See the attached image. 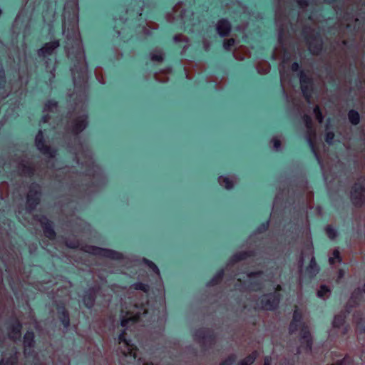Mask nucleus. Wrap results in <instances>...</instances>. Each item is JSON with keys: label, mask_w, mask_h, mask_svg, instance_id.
Segmentation results:
<instances>
[{"label": "nucleus", "mask_w": 365, "mask_h": 365, "mask_svg": "<svg viewBox=\"0 0 365 365\" xmlns=\"http://www.w3.org/2000/svg\"><path fill=\"white\" fill-rule=\"evenodd\" d=\"M351 199L355 206H365V187L362 185L355 184L352 188Z\"/></svg>", "instance_id": "nucleus-1"}, {"label": "nucleus", "mask_w": 365, "mask_h": 365, "mask_svg": "<svg viewBox=\"0 0 365 365\" xmlns=\"http://www.w3.org/2000/svg\"><path fill=\"white\" fill-rule=\"evenodd\" d=\"M125 335V333L123 332L119 336V349L124 356L133 355L135 358L137 349L128 342Z\"/></svg>", "instance_id": "nucleus-2"}, {"label": "nucleus", "mask_w": 365, "mask_h": 365, "mask_svg": "<svg viewBox=\"0 0 365 365\" xmlns=\"http://www.w3.org/2000/svg\"><path fill=\"white\" fill-rule=\"evenodd\" d=\"M87 126V117L81 115L73 118L71 121V128L73 133L78 134L83 131Z\"/></svg>", "instance_id": "nucleus-3"}, {"label": "nucleus", "mask_w": 365, "mask_h": 365, "mask_svg": "<svg viewBox=\"0 0 365 365\" xmlns=\"http://www.w3.org/2000/svg\"><path fill=\"white\" fill-rule=\"evenodd\" d=\"M215 28L220 36H227L231 32L232 25L227 19H222L217 21Z\"/></svg>", "instance_id": "nucleus-4"}, {"label": "nucleus", "mask_w": 365, "mask_h": 365, "mask_svg": "<svg viewBox=\"0 0 365 365\" xmlns=\"http://www.w3.org/2000/svg\"><path fill=\"white\" fill-rule=\"evenodd\" d=\"M59 46L60 43L58 40L46 43L38 51V55L40 57H46L47 56H50Z\"/></svg>", "instance_id": "nucleus-5"}, {"label": "nucleus", "mask_w": 365, "mask_h": 365, "mask_svg": "<svg viewBox=\"0 0 365 365\" xmlns=\"http://www.w3.org/2000/svg\"><path fill=\"white\" fill-rule=\"evenodd\" d=\"M36 145L37 148L44 154H48L51 157L53 156V152L49 146L45 145L42 131H39L36 137Z\"/></svg>", "instance_id": "nucleus-6"}, {"label": "nucleus", "mask_w": 365, "mask_h": 365, "mask_svg": "<svg viewBox=\"0 0 365 365\" xmlns=\"http://www.w3.org/2000/svg\"><path fill=\"white\" fill-rule=\"evenodd\" d=\"M44 221L41 220V224L45 236L51 240H53L56 237V232L51 227V222L47 220L44 219Z\"/></svg>", "instance_id": "nucleus-7"}, {"label": "nucleus", "mask_w": 365, "mask_h": 365, "mask_svg": "<svg viewBox=\"0 0 365 365\" xmlns=\"http://www.w3.org/2000/svg\"><path fill=\"white\" fill-rule=\"evenodd\" d=\"M218 182L221 186L229 190L233 187L235 182L233 179L229 177L220 176L218 178Z\"/></svg>", "instance_id": "nucleus-8"}, {"label": "nucleus", "mask_w": 365, "mask_h": 365, "mask_svg": "<svg viewBox=\"0 0 365 365\" xmlns=\"http://www.w3.org/2000/svg\"><path fill=\"white\" fill-rule=\"evenodd\" d=\"M21 325L19 322H16L11 327V331L9 332V336L12 339H19L21 336Z\"/></svg>", "instance_id": "nucleus-9"}, {"label": "nucleus", "mask_w": 365, "mask_h": 365, "mask_svg": "<svg viewBox=\"0 0 365 365\" xmlns=\"http://www.w3.org/2000/svg\"><path fill=\"white\" fill-rule=\"evenodd\" d=\"M19 172L22 175H30L33 173V168L29 163H21L19 165Z\"/></svg>", "instance_id": "nucleus-10"}, {"label": "nucleus", "mask_w": 365, "mask_h": 365, "mask_svg": "<svg viewBox=\"0 0 365 365\" xmlns=\"http://www.w3.org/2000/svg\"><path fill=\"white\" fill-rule=\"evenodd\" d=\"M85 251L89 253H92L94 255H107L108 252H110L109 250H103L99 247H93V246H88L86 247L85 249Z\"/></svg>", "instance_id": "nucleus-11"}, {"label": "nucleus", "mask_w": 365, "mask_h": 365, "mask_svg": "<svg viewBox=\"0 0 365 365\" xmlns=\"http://www.w3.org/2000/svg\"><path fill=\"white\" fill-rule=\"evenodd\" d=\"M150 59L152 61L162 63L164 60L163 53L160 51H154L150 53Z\"/></svg>", "instance_id": "nucleus-12"}, {"label": "nucleus", "mask_w": 365, "mask_h": 365, "mask_svg": "<svg viewBox=\"0 0 365 365\" xmlns=\"http://www.w3.org/2000/svg\"><path fill=\"white\" fill-rule=\"evenodd\" d=\"M257 352L254 351L247 357H245L244 359H242L239 365H251L255 360L257 357Z\"/></svg>", "instance_id": "nucleus-13"}, {"label": "nucleus", "mask_w": 365, "mask_h": 365, "mask_svg": "<svg viewBox=\"0 0 365 365\" xmlns=\"http://www.w3.org/2000/svg\"><path fill=\"white\" fill-rule=\"evenodd\" d=\"M309 48L314 54H318L319 51L322 49V44L318 41H314L309 43Z\"/></svg>", "instance_id": "nucleus-14"}, {"label": "nucleus", "mask_w": 365, "mask_h": 365, "mask_svg": "<svg viewBox=\"0 0 365 365\" xmlns=\"http://www.w3.org/2000/svg\"><path fill=\"white\" fill-rule=\"evenodd\" d=\"M154 77L156 81H158L160 83H165V82L168 81V80H169L168 74L165 72L156 73L154 75Z\"/></svg>", "instance_id": "nucleus-15"}, {"label": "nucleus", "mask_w": 365, "mask_h": 365, "mask_svg": "<svg viewBox=\"0 0 365 365\" xmlns=\"http://www.w3.org/2000/svg\"><path fill=\"white\" fill-rule=\"evenodd\" d=\"M349 119L352 124L356 125L359 123V115L354 110H351L349 113Z\"/></svg>", "instance_id": "nucleus-16"}, {"label": "nucleus", "mask_w": 365, "mask_h": 365, "mask_svg": "<svg viewBox=\"0 0 365 365\" xmlns=\"http://www.w3.org/2000/svg\"><path fill=\"white\" fill-rule=\"evenodd\" d=\"M329 261L331 264L339 262L341 261L340 252L338 250H334L332 252V256L329 257Z\"/></svg>", "instance_id": "nucleus-17"}, {"label": "nucleus", "mask_w": 365, "mask_h": 365, "mask_svg": "<svg viewBox=\"0 0 365 365\" xmlns=\"http://www.w3.org/2000/svg\"><path fill=\"white\" fill-rule=\"evenodd\" d=\"M330 290L326 286H321L318 291V296L323 299H326L329 297Z\"/></svg>", "instance_id": "nucleus-18"}, {"label": "nucleus", "mask_w": 365, "mask_h": 365, "mask_svg": "<svg viewBox=\"0 0 365 365\" xmlns=\"http://www.w3.org/2000/svg\"><path fill=\"white\" fill-rule=\"evenodd\" d=\"M257 69L259 73H267L269 71L270 67L267 62H263L258 64Z\"/></svg>", "instance_id": "nucleus-19"}, {"label": "nucleus", "mask_w": 365, "mask_h": 365, "mask_svg": "<svg viewBox=\"0 0 365 365\" xmlns=\"http://www.w3.org/2000/svg\"><path fill=\"white\" fill-rule=\"evenodd\" d=\"M235 40L233 38L225 39L223 42V48L225 50H230V48L235 45Z\"/></svg>", "instance_id": "nucleus-20"}, {"label": "nucleus", "mask_w": 365, "mask_h": 365, "mask_svg": "<svg viewBox=\"0 0 365 365\" xmlns=\"http://www.w3.org/2000/svg\"><path fill=\"white\" fill-rule=\"evenodd\" d=\"M250 255H251L248 254L247 252H239L233 257V260L235 262L243 260V259H245L247 257H248Z\"/></svg>", "instance_id": "nucleus-21"}, {"label": "nucleus", "mask_w": 365, "mask_h": 365, "mask_svg": "<svg viewBox=\"0 0 365 365\" xmlns=\"http://www.w3.org/2000/svg\"><path fill=\"white\" fill-rule=\"evenodd\" d=\"M344 323V319L342 316H336L333 321V326L334 327H339Z\"/></svg>", "instance_id": "nucleus-22"}, {"label": "nucleus", "mask_w": 365, "mask_h": 365, "mask_svg": "<svg viewBox=\"0 0 365 365\" xmlns=\"http://www.w3.org/2000/svg\"><path fill=\"white\" fill-rule=\"evenodd\" d=\"M314 113L315 114L316 119L319 121V123H322L323 116L318 106H316V107L314 108Z\"/></svg>", "instance_id": "nucleus-23"}, {"label": "nucleus", "mask_w": 365, "mask_h": 365, "mask_svg": "<svg viewBox=\"0 0 365 365\" xmlns=\"http://www.w3.org/2000/svg\"><path fill=\"white\" fill-rule=\"evenodd\" d=\"M32 192L31 191L28 194V204L30 207L34 208L37 204L39 202V199L34 200L33 201L32 198Z\"/></svg>", "instance_id": "nucleus-24"}, {"label": "nucleus", "mask_w": 365, "mask_h": 365, "mask_svg": "<svg viewBox=\"0 0 365 365\" xmlns=\"http://www.w3.org/2000/svg\"><path fill=\"white\" fill-rule=\"evenodd\" d=\"M235 361V356L232 355L224 360L220 365H232Z\"/></svg>", "instance_id": "nucleus-25"}, {"label": "nucleus", "mask_w": 365, "mask_h": 365, "mask_svg": "<svg viewBox=\"0 0 365 365\" xmlns=\"http://www.w3.org/2000/svg\"><path fill=\"white\" fill-rule=\"evenodd\" d=\"M326 232L329 238L334 239L336 236V233L334 230L331 227H327L326 228Z\"/></svg>", "instance_id": "nucleus-26"}, {"label": "nucleus", "mask_w": 365, "mask_h": 365, "mask_svg": "<svg viewBox=\"0 0 365 365\" xmlns=\"http://www.w3.org/2000/svg\"><path fill=\"white\" fill-rule=\"evenodd\" d=\"M33 341V334H26L24 336V344L28 343L29 346H31Z\"/></svg>", "instance_id": "nucleus-27"}, {"label": "nucleus", "mask_w": 365, "mask_h": 365, "mask_svg": "<svg viewBox=\"0 0 365 365\" xmlns=\"http://www.w3.org/2000/svg\"><path fill=\"white\" fill-rule=\"evenodd\" d=\"M0 365H16V357H15L14 359V360L11 361V362H9V361H5L4 359H3L1 361Z\"/></svg>", "instance_id": "nucleus-28"}, {"label": "nucleus", "mask_w": 365, "mask_h": 365, "mask_svg": "<svg viewBox=\"0 0 365 365\" xmlns=\"http://www.w3.org/2000/svg\"><path fill=\"white\" fill-rule=\"evenodd\" d=\"M334 138V133L332 132H328L326 135V141L329 143L331 142V140Z\"/></svg>", "instance_id": "nucleus-29"}, {"label": "nucleus", "mask_w": 365, "mask_h": 365, "mask_svg": "<svg viewBox=\"0 0 365 365\" xmlns=\"http://www.w3.org/2000/svg\"><path fill=\"white\" fill-rule=\"evenodd\" d=\"M262 274H263L262 271H257V272H250L247 274V276H248V277L252 278V277H259Z\"/></svg>", "instance_id": "nucleus-30"}, {"label": "nucleus", "mask_w": 365, "mask_h": 365, "mask_svg": "<svg viewBox=\"0 0 365 365\" xmlns=\"http://www.w3.org/2000/svg\"><path fill=\"white\" fill-rule=\"evenodd\" d=\"M272 143H273V146L275 149H279L280 145H281V141L280 140L277 139V138H274L272 140Z\"/></svg>", "instance_id": "nucleus-31"}, {"label": "nucleus", "mask_w": 365, "mask_h": 365, "mask_svg": "<svg viewBox=\"0 0 365 365\" xmlns=\"http://www.w3.org/2000/svg\"><path fill=\"white\" fill-rule=\"evenodd\" d=\"M134 287L135 289H141L143 291H146V286L142 283H137L134 284Z\"/></svg>", "instance_id": "nucleus-32"}, {"label": "nucleus", "mask_w": 365, "mask_h": 365, "mask_svg": "<svg viewBox=\"0 0 365 365\" xmlns=\"http://www.w3.org/2000/svg\"><path fill=\"white\" fill-rule=\"evenodd\" d=\"M304 120L306 122L307 127L309 128L311 126V124H312V120H311L310 117L308 116V115H305L304 116Z\"/></svg>", "instance_id": "nucleus-33"}, {"label": "nucleus", "mask_w": 365, "mask_h": 365, "mask_svg": "<svg viewBox=\"0 0 365 365\" xmlns=\"http://www.w3.org/2000/svg\"><path fill=\"white\" fill-rule=\"evenodd\" d=\"M297 2L301 7H305L307 6V2L304 0H297Z\"/></svg>", "instance_id": "nucleus-34"}, {"label": "nucleus", "mask_w": 365, "mask_h": 365, "mask_svg": "<svg viewBox=\"0 0 365 365\" xmlns=\"http://www.w3.org/2000/svg\"><path fill=\"white\" fill-rule=\"evenodd\" d=\"M271 364V359L269 357H266L264 359V365H270Z\"/></svg>", "instance_id": "nucleus-35"}, {"label": "nucleus", "mask_w": 365, "mask_h": 365, "mask_svg": "<svg viewBox=\"0 0 365 365\" xmlns=\"http://www.w3.org/2000/svg\"><path fill=\"white\" fill-rule=\"evenodd\" d=\"M304 83H305V81L304 80L301 79L302 88L304 93H305V87L306 86H305Z\"/></svg>", "instance_id": "nucleus-36"}, {"label": "nucleus", "mask_w": 365, "mask_h": 365, "mask_svg": "<svg viewBox=\"0 0 365 365\" xmlns=\"http://www.w3.org/2000/svg\"><path fill=\"white\" fill-rule=\"evenodd\" d=\"M292 68L293 71H297L298 68V64L297 63H293L292 66Z\"/></svg>", "instance_id": "nucleus-37"}, {"label": "nucleus", "mask_w": 365, "mask_h": 365, "mask_svg": "<svg viewBox=\"0 0 365 365\" xmlns=\"http://www.w3.org/2000/svg\"><path fill=\"white\" fill-rule=\"evenodd\" d=\"M297 317L299 319V318H300V316L297 315V311H295V312H294V320H299V319H297Z\"/></svg>", "instance_id": "nucleus-38"}, {"label": "nucleus", "mask_w": 365, "mask_h": 365, "mask_svg": "<svg viewBox=\"0 0 365 365\" xmlns=\"http://www.w3.org/2000/svg\"><path fill=\"white\" fill-rule=\"evenodd\" d=\"M297 317L299 319V318H300V316L297 315V311H295V312H294V320H299V319H297Z\"/></svg>", "instance_id": "nucleus-39"}, {"label": "nucleus", "mask_w": 365, "mask_h": 365, "mask_svg": "<svg viewBox=\"0 0 365 365\" xmlns=\"http://www.w3.org/2000/svg\"><path fill=\"white\" fill-rule=\"evenodd\" d=\"M128 319H123V320H122V322H121V325H122L123 327H125V326H126V324H127V323H128Z\"/></svg>", "instance_id": "nucleus-40"}, {"label": "nucleus", "mask_w": 365, "mask_h": 365, "mask_svg": "<svg viewBox=\"0 0 365 365\" xmlns=\"http://www.w3.org/2000/svg\"><path fill=\"white\" fill-rule=\"evenodd\" d=\"M153 267H154V269H155L158 270V268H157V267H156L154 264H153Z\"/></svg>", "instance_id": "nucleus-41"}, {"label": "nucleus", "mask_w": 365, "mask_h": 365, "mask_svg": "<svg viewBox=\"0 0 365 365\" xmlns=\"http://www.w3.org/2000/svg\"><path fill=\"white\" fill-rule=\"evenodd\" d=\"M277 290L281 289V287H280V285H278V286H277Z\"/></svg>", "instance_id": "nucleus-42"}, {"label": "nucleus", "mask_w": 365, "mask_h": 365, "mask_svg": "<svg viewBox=\"0 0 365 365\" xmlns=\"http://www.w3.org/2000/svg\"><path fill=\"white\" fill-rule=\"evenodd\" d=\"M364 291L365 292V283H364Z\"/></svg>", "instance_id": "nucleus-43"}, {"label": "nucleus", "mask_w": 365, "mask_h": 365, "mask_svg": "<svg viewBox=\"0 0 365 365\" xmlns=\"http://www.w3.org/2000/svg\"><path fill=\"white\" fill-rule=\"evenodd\" d=\"M145 365H153V364H145Z\"/></svg>", "instance_id": "nucleus-44"}]
</instances>
